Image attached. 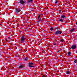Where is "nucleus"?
<instances>
[{"label":"nucleus","instance_id":"nucleus-1","mask_svg":"<svg viewBox=\"0 0 77 77\" xmlns=\"http://www.w3.org/2000/svg\"><path fill=\"white\" fill-rule=\"evenodd\" d=\"M27 38L25 36V35H23L21 37V43H24V42L25 41V39H26Z\"/></svg>","mask_w":77,"mask_h":77},{"label":"nucleus","instance_id":"nucleus-2","mask_svg":"<svg viewBox=\"0 0 77 77\" xmlns=\"http://www.w3.org/2000/svg\"><path fill=\"white\" fill-rule=\"evenodd\" d=\"M62 33V32L60 31V30H58L55 32V35H60Z\"/></svg>","mask_w":77,"mask_h":77},{"label":"nucleus","instance_id":"nucleus-3","mask_svg":"<svg viewBox=\"0 0 77 77\" xmlns=\"http://www.w3.org/2000/svg\"><path fill=\"white\" fill-rule=\"evenodd\" d=\"M41 14H40L39 16L38 17V22H41V21H42V20H43V19L41 18H40L41 17Z\"/></svg>","mask_w":77,"mask_h":77},{"label":"nucleus","instance_id":"nucleus-4","mask_svg":"<svg viewBox=\"0 0 77 77\" xmlns=\"http://www.w3.org/2000/svg\"><path fill=\"white\" fill-rule=\"evenodd\" d=\"M26 3V1H23V0H20V3L21 5H24V3Z\"/></svg>","mask_w":77,"mask_h":77},{"label":"nucleus","instance_id":"nucleus-5","mask_svg":"<svg viewBox=\"0 0 77 77\" xmlns=\"http://www.w3.org/2000/svg\"><path fill=\"white\" fill-rule=\"evenodd\" d=\"M29 67H31L32 68H33L34 67V66L31 65H33V63H29Z\"/></svg>","mask_w":77,"mask_h":77},{"label":"nucleus","instance_id":"nucleus-6","mask_svg":"<svg viewBox=\"0 0 77 77\" xmlns=\"http://www.w3.org/2000/svg\"><path fill=\"white\" fill-rule=\"evenodd\" d=\"M21 11V10L20 8L17 9L16 10L15 12H16V14H18Z\"/></svg>","mask_w":77,"mask_h":77},{"label":"nucleus","instance_id":"nucleus-7","mask_svg":"<svg viewBox=\"0 0 77 77\" xmlns=\"http://www.w3.org/2000/svg\"><path fill=\"white\" fill-rule=\"evenodd\" d=\"M75 48H76V45H73L71 46V48L72 50H74V49H75Z\"/></svg>","mask_w":77,"mask_h":77},{"label":"nucleus","instance_id":"nucleus-8","mask_svg":"<svg viewBox=\"0 0 77 77\" xmlns=\"http://www.w3.org/2000/svg\"><path fill=\"white\" fill-rule=\"evenodd\" d=\"M23 67H24L23 65H21L19 66V68L20 69L23 68Z\"/></svg>","mask_w":77,"mask_h":77},{"label":"nucleus","instance_id":"nucleus-9","mask_svg":"<svg viewBox=\"0 0 77 77\" xmlns=\"http://www.w3.org/2000/svg\"><path fill=\"white\" fill-rule=\"evenodd\" d=\"M75 30V28H73V29H72L70 30V31H71L72 32H74V30Z\"/></svg>","mask_w":77,"mask_h":77},{"label":"nucleus","instance_id":"nucleus-10","mask_svg":"<svg viewBox=\"0 0 77 77\" xmlns=\"http://www.w3.org/2000/svg\"><path fill=\"white\" fill-rule=\"evenodd\" d=\"M61 17L62 18H63V19L65 18H66L65 16L64 15H62L61 16Z\"/></svg>","mask_w":77,"mask_h":77},{"label":"nucleus","instance_id":"nucleus-11","mask_svg":"<svg viewBox=\"0 0 77 77\" xmlns=\"http://www.w3.org/2000/svg\"><path fill=\"white\" fill-rule=\"evenodd\" d=\"M24 60L25 61H27L28 60V57H26L24 59Z\"/></svg>","mask_w":77,"mask_h":77},{"label":"nucleus","instance_id":"nucleus-12","mask_svg":"<svg viewBox=\"0 0 77 77\" xmlns=\"http://www.w3.org/2000/svg\"><path fill=\"white\" fill-rule=\"evenodd\" d=\"M32 2V0H29L28 2L27 3H31Z\"/></svg>","mask_w":77,"mask_h":77},{"label":"nucleus","instance_id":"nucleus-13","mask_svg":"<svg viewBox=\"0 0 77 77\" xmlns=\"http://www.w3.org/2000/svg\"><path fill=\"white\" fill-rule=\"evenodd\" d=\"M59 21H60V22H63V20L61 19H60L59 20Z\"/></svg>","mask_w":77,"mask_h":77},{"label":"nucleus","instance_id":"nucleus-14","mask_svg":"<svg viewBox=\"0 0 77 77\" xmlns=\"http://www.w3.org/2000/svg\"><path fill=\"white\" fill-rule=\"evenodd\" d=\"M68 55H69V56H70V55H71V52H69L68 53Z\"/></svg>","mask_w":77,"mask_h":77},{"label":"nucleus","instance_id":"nucleus-15","mask_svg":"<svg viewBox=\"0 0 77 77\" xmlns=\"http://www.w3.org/2000/svg\"><path fill=\"white\" fill-rule=\"evenodd\" d=\"M66 73L67 74H69V71H67L66 72Z\"/></svg>","mask_w":77,"mask_h":77},{"label":"nucleus","instance_id":"nucleus-16","mask_svg":"<svg viewBox=\"0 0 77 77\" xmlns=\"http://www.w3.org/2000/svg\"><path fill=\"white\" fill-rule=\"evenodd\" d=\"M74 62H75V63H77V60H74Z\"/></svg>","mask_w":77,"mask_h":77},{"label":"nucleus","instance_id":"nucleus-17","mask_svg":"<svg viewBox=\"0 0 77 77\" xmlns=\"http://www.w3.org/2000/svg\"><path fill=\"white\" fill-rule=\"evenodd\" d=\"M55 3L56 4H57V1H56L55 2Z\"/></svg>","mask_w":77,"mask_h":77},{"label":"nucleus","instance_id":"nucleus-18","mask_svg":"<svg viewBox=\"0 0 77 77\" xmlns=\"http://www.w3.org/2000/svg\"><path fill=\"white\" fill-rule=\"evenodd\" d=\"M53 44L54 45H56V43H53Z\"/></svg>","mask_w":77,"mask_h":77},{"label":"nucleus","instance_id":"nucleus-19","mask_svg":"<svg viewBox=\"0 0 77 77\" xmlns=\"http://www.w3.org/2000/svg\"><path fill=\"white\" fill-rule=\"evenodd\" d=\"M53 30V28H51L50 29V30Z\"/></svg>","mask_w":77,"mask_h":77},{"label":"nucleus","instance_id":"nucleus-20","mask_svg":"<svg viewBox=\"0 0 77 77\" xmlns=\"http://www.w3.org/2000/svg\"><path fill=\"white\" fill-rule=\"evenodd\" d=\"M61 42H63V39H61Z\"/></svg>","mask_w":77,"mask_h":77},{"label":"nucleus","instance_id":"nucleus-21","mask_svg":"<svg viewBox=\"0 0 77 77\" xmlns=\"http://www.w3.org/2000/svg\"><path fill=\"white\" fill-rule=\"evenodd\" d=\"M60 12H61V10H60L59 11V13H60Z\"/></svg>","mask_w":77,"mask_h":77},{"label":"nucleus","instance_id":"nucleus-22","mask_svg":"<svg viewBox=\"0 0 77 77\" xmlns=\"http://www.w3.org/2000/svg\"><path fill=\"white\" fill-rule=\"evenodd\" d=\"M42 77H46V76L45 75H43Z\"/></svg>","mask_w":77,"mask_h":77},{"label":"nucleus","instance_id":"nucleus-23","mask_svg":"<svg viewBox=\"0 0 77 77\" xmlns=\"http://www.w3.org/2000/svg\"><path fill=\"white\" fill-rule=\"evenodd\" d=\"M76 25H77V22H76Z\"/></svg>","mask_w":77,"mask_h":77},{"label":"nucleus","instance_id":"nucleus-24","mask_svg":"<svg viewBox=\"0 0 77 77\" xmlns=\"http://www.w3.org/2000/svg\"><path fill=\"white\" fill-rule=\"evenodd\" d=\"M59 51H60V50H59V51H58V52H59Z\"/></svg>","mask_w":77,"mask_h":77}]
</instances>
